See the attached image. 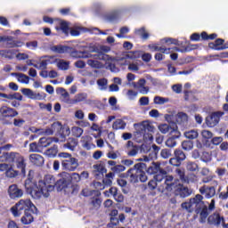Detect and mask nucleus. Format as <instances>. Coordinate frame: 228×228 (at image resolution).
I'll return each instance as SVG.
<instances>
[{
    "label": "nucleus",
    "mask_w": 228,
    "mask_h": 228,
    "mask_svg": "<svg viewBox=\"0 0 228 228\" xmlns=\"http://www.w3.org/2000/svg\"><path fill=\"white\" fill-rule=\"evenodd\" d=\"M196 181L197 176L194 174H190L187 176H185L183 183H187V184H190V183H196Z\"/></svg>",
    "instance_id": "nucleus-59"
},
{
    "label": "nucleus",
    "mask_w": 228,
    "mask_h": 228,
    "mask_svg": "<svg viewBox=\"0 0 228 228\" xmlns=\"http://www.w3.org/2000/svg\"><path fill=\"white\" fill-rule=\"evenodd\" d=\"M70 183L68 177L63 176V173L61 174V178L55 182V185L57 190L60 191L63 190V188H67V185Z\"/></svg>",
    "instance_id": "nucleus-23"
},
{
    "label": "nucleus",
    "mask_w": 228,
    "mask_h": 228,
    "mask_svg": "<svg viewBox=\"0 0 228 228\" xmlns=\"http://www.w3.org/2000/svg\"><path fill=\"white\" fill-rule=\"evenodd\" d=\"M77 50L71 52L70 56L72 58H78L82 60H86V58H95L100 59L101 55H92V53H99V49L95 45H78Z\"/></svg>",
    "instance_id": "nucleus-5"
},
{
    "label": "nucleus",
    "mask_w": 228,
    "mask_h": 228,
    "mask_svg": "<svg viewBox=\"0 0 228 228\" xmlns=\"http://www.w3.org/2000/svg\"><path fill=\"white\" fill-rule=\"evenodd\" d=\"M9 101H22V95L20 93H14L8 94Z\"/></svg>",
    "instance_id": "nucleus-55"
},
{
    "label": "nucleus",
    "mask_w": 228,
    "mask_h": 228,
    "mask_svg": "<svg viewBox=\"0 0 228 228\" xmlns=\"http://www.w3.org/2000/svg\"><path fill=\"white\" fill-rule=\"evenodd\" d=\"M161 166L159 163H152V165L148 168L149 174H158L161 172Z\"/></svg>",
    "instance_id": "nucleus-36"
},
{
    "label": "nucleus",
    "mask_w": 228,
    "mask_h": 228,
    "mask_svg": "<svg viewBox=\"0 0 228 228\" xmlns=\"http://www.w3.org/2000/svg\"><path fill=\"white\" fill-rule=\"evenodd\" d=\"M151 51H160V53H166L167 51H170V48L167 49L165 47L158 46V45L151 44L148 45Z\"/></svg>",
    "instance_id": "nucleus-49"
},
{
    "label": "nucleus",
    "mask_w": 228,
    "mask_h": 228,
    "mask_svg": "<svg viewBox=\"0 0 228 228\" xmlns=\"http://www.w3.org/2000/svg\"><path fill=\"white\" fill-rule=\"evenodd\" d=\"M92 56H100V58H87V65L91 67V69H102V63H101L99 60H106V63L110 68L111 72H117L113 64H110V61H113V60H115L114 58L110 57V55H104L102 53L92 54Z\"/></svg>",
    "instance_id": "nucleus-8"
},
{
    "label": "nucleus",
    "mask_w": 228,
    "mask_h": 228,
    "mask_svg": "<svg viewBox=\"0 0 228 228\" xmlns=\"http://www.w3.org/2000/svg\"><path fill=\"white\" fill-rule=\"evenodd\" d=\"M81 195H83V197H92L94 195L97 196L99 195V191L86 188L81 191Z\"/></svg>",
    "instance_id": "nucleus-45"
},
{
    "label": "nucleus",
    "mask_w": 228,
    "mask_h": 228,
    "mask_svg": "<svg viewBox=\"0 0 228 228\" xmlns=\"http://www.w3.org/2000/svg\"><path fill=\"white\" fill-rule=\"evenodd\" d=\"M11 211L13 216L17 217L22 215V211H24V213H37V207L31 202V200H20L11 208Z\"/></svg>",
    "instance_id": "nucleus-6"
},
{
    "label": "nucleus",
    "mask_w": 228,
    "mask_h": 228,
    "mask_svg": "<svg viewBox=\"0 0 228 228\" xmlns=\"http://www.w3.org/2000/svg\"><path fill=\"white\" fill-rule=\"evenodd\" d=\"M165 119L167 120V122H168L169 124H173L172 126L174 127V126H177L175 124L176 120H177V114L175 113H170V114H166L165 115Z\"/></svg>",
    "instance_id": "nucleus-35"
},
{
    "label": "nucleus",
    "mask_w": 228,
    "mask_h": 228,
    "mask_svg": "<svg viewBox=\"0 0 228 228\" xmlns=\"http://www.w3.org/2000/svg\"><path fill=\"white\" fill-rule=\"evenodd\" d=\"M64 147H66V149H69V151H74L76 147H77V141L74 138H69L68 142L64 144Z\"/></svg>",
    "instance_id": "nucleus-38"
},
{
    "label": "nucleus",
    "mask_w": 228,
    "mask_h": 228,
    "mask_svg": "<svg viewBox=\"0 0 228 228\" xmlns=\"http://www.w3.org/2000/svg\"><path fill=\"white\" fill-rule=\"evenodd\" d=\"M135 35H137V37H141L143 40H147V38H149V32L145 31V28L135 29Z\"/></svg>",
    "instance_id": "nucleus-39"
},
{
    "label": "nucleus",
    "mask_w": 228,
    "mask_h": 228,
    "mask_svg": "<svg viewBox=\"0 0 228 228\" xmlns=\"http://www.w3.org/2000/svg\"><path fill=\"white\" fill-rule=\"evenodd\" d=\"M56 179L54 176L48 175L45 181L40 180L37 183H32L31 180L25 181V188L27 193H29L33 199H42V197H49L50 191H54Z\"/></svg>",
    "instance_id": "nucleus-1"
},
{
    "label": "nucleus",
    "mask_w": 228,
    "mask_h": 228,
    "mask_svg": "<svg viewBox=\"0 0 228 228\" xmlns=\"http://www.w3.org/2000/svg\"><path fill=\"white\" fill-rule=\"evenodd\" d=\"M167 177H172V175H167V172L165 169H161L159 173H157V175L154 176V179L157 183H161L164 179V189H165V183L167 181Z\"/></svg>",
    "instance_id": "nucleus-26"
},
{
    "label": "nucleus",
    "mask_w": 228,
    "mask_h": 228,
    "mask_svg": "<svg viewBox=\"0 0 228 228\" xmlns=\"http://www.w3.org/2000/svg\"><path fill=\"white\" fill-rule=\"evenodd\" d=\"M17 81L22 85H29V77L23 73L17 75Z\"/></svg>",
    "instance_id": "nucleus-41"
},
{
    "label": "nucleus",
    "mask_w": 228,
    "mask_h": 228,
    "mask_svg": "<svg viewBox=\"0 0 228 228\" xmlns=\"http://www.w3.org/2000/svg\"><path fill=\"white\" fill-rule=\"evenodd\" d=\"M153 102H154V104H159L161 106L163 104H167V102H170V99L161 97V96H155L153 99Z\"/></svg>",
    "instance_id": "nucleus-40"
},
{
    "label": "nucleus",
    "mask_w": 228,
    "mask_h": 228,
    "mask_svg": "<svg viewBox=\"0 0 228 228\" xmlns=\"http://www.w3.org/2000/svg\"><path fill=\"white\" fill-rule=\"evenodd\" d=\"M186 168L189 172H199V165L195 162H187Z\"/></svg>",
    "instance_id": "nucleus-48"
},
{
    "label": "nucleus",
    "mask_w": 228,
    "mask_h": 228,
    "mask_svg": "<svg viewBox=\"0 0 228 228\" xmlns=\"http://www.w3.org/2000/svg\"><path fill=\"white\" fill-rule=\"evenodd\" d=\"M208 222L210 224V225L218 226L221 224H224V216H220L218 213H214L208 216Z\"/></svg>",
    "instance_id": "nucleus-17"
},
{
    "label": "nucleus",
    "mask_w": 228,
    "mask_h": 228,
    "mask_svg": "<svg viewBox=\"0 0 228 228\" xmlns=\"http://www.w3.org/2000/svg\"><path fill=\"white\" fill-rule=\"evenodd\" d=\"M220 122V113L214 112L206 118L208 127H215Z\"/></svg>",
    "instance_id": "nucleus-14"
},
{
    "label": "nucleus",
    "mask_w": 228,
    "mask_h": 228,
    "mask_svg": "<svg viewBox=\"0 0 228 228\" xmlns=\"http://www.w3.org/2000/svg\"><path fill=\"white\" fill-rule=\"evenodd\" d=\"M126 97H127V99H129V101H134V99H136V97H138V92L129 89L126 92Z\"/></svg>",
    "instance_id": "nucleus-54"
},
{
    "label": "nucleus",
    "mask_w": 228,
    "mask_h": 228,
    "mask_svg": "<svg viewBox=\"0 0 228 228\" xmlns=\"http://www.w3.org/2000/svg\"><path fill=\"white\" fill-rule=\"evenodd\" d=\"M172 129H174V126H170L167 124H162L159 126V130L160 131V133H162V134H167V133H171Z\"/></svg>",
    "instance_id": "nucleus-42"
},
{
    "label": "nucleus",
    "mask_w": 228,
    "mask_h": 228,
    "mask_svg": "<svg viewBox=\"0 0 228 228\" xmlns=\"http://www.w3.org/2000/svg\"><path fill=\"white\" fill-rule=\"evenodd\" d=\"M29 161L32 163V165H36V167H42L45 160L42 155L34 153L29 156Z\"/></svg>",
    "instance_id": "nucleus-20"
},
{
    "label": "nucleus",
    "mask_w": 228,
    "mask_h": 228,
    "mask_svg": "<svg viewBox=\"0 0 228 228\" xmlns=\"http://www.w3.org/2000/svg\"><path fill=\"white\" fill-rule=\"evenodd\" d=\"M224 40L222 39V38H218L215 41V43H210L208 45V46L211 48V49H220L218 48V45H222L224 44Z\"/></svg>",
    "instance_id": "nucleus-57"
},
{
    "label": "nucleus",
    "mask_w": 228,
    "mask_h": 228,
    "mask_svg": "<svg viewBox=\"0 0 228 228\" xmlns=\"http://www.w3.org/2000/svg\"><path fill=\"white\" fill-rule=\"evenodd\" d=\"M70 62L58 59L57 67L60 70H69Z\"/></svg>",
    "instance_id": "nucleus-37"
},
{
    "label": "nucleus",
    "mask_w": 228,
    "mask_h": 228,
    "mask_svg": "<svg viewBox=\"0 0 228 228\" xmlns=\"http://www.w3.org/2000/svg\"><path fill=\"white\" fill-rule=\"evenodd\" d=\"M183 134L188 140H195L196 138H199V132L195 129L185 131Z\"/></svg>",
    "instance_id": "nucleus-33"
},
{
    "label": "nucleus",
    "mask_w": 228,
    "mask_h": 228,
    "mask_svg": "<svg viewBox=\"0 0 228 228\" xmlns=\"http://www.w3.org/2000/svg\"><path fill=\"white\" fill-rule=\"evenodd\" d=\"M71 132H72V134L74 136H76L77 138H81L84 131H83V128H81L79 126H73L71 128Z\"/></svg>",
    "instance_id": "nucleus-50"
},
{
    "label": "nucleus",
    "mask_w": 228,
    "mask_h": 228,
    "mask_svg": "<svg viewBox=\"0 0 228 228\" xmlns=\"http://www.w3.org/2000/svg\"><path fill=\"white\" fill-rule=\"evenodd\" d=\"M97 85L100 90H106L108 88V80L106 78L98 79Z\"/></svg>",
    "instance_id": "nucleus-52"
},
{
    "label": "nucleus",
    "mask_w": 228,
    "mask_h": 228,
    "mask_svg": "<svg viewBox=\"0 0 228 228\" xmlns=\"http://www.w3.org/2000/svg\"><path fill=\"white\" fill-rule=\"evenodd\" d=\"M20 221L24 225L33 224V216L31 215V212H25V215L21 217Z\"/></svg>",
    "instance_id": "nucleus-31"
},
{
    "label": "nucleus",
    "mask_w": 228,
    "mask_h": 228,
    "mask_svg": "<svg viewBox=\"0 0 228 228\" xmlns=\"http://www.w3.org/2000/svg\"><path fill=\"white\" fill-rule=\"evenodd\" d=\"M182 208L185 209L187 213H196L200 216V224H206L209 212H208V206L204 203V197L200 194H197L195 198L190 199L189 201L182 203Z\"/></svg>",
    "instance_id": "nucleus-2"
},
{
    "label": "nucleus",
    "mask_w": 228,
    "mask_h": 228,
    "mask_svg": "<svg viewBox=\"0 0 228 228\" xmlns=\"http://www.w3.org/2000/svg\"><path fill=\"white\" fill-rule=\"evenodd\" d=\"M201 136L205 138V140H209L213 138V133L209 130H203L201 131Z\"/></svg>",
    "instance_id": "nucleus-62"
},
{
    "label": "nucleus",
    "mask_w": 228,
    "mask_h": 228,
    "mask_svg": "<svg viewBox=\"0 0 228 228\" xmlns=\"http://www.w3.org/2000/svg\"><path fill=\"white\" fill-rule=\"evenodd\" d=\"M0 161L2 163H12L21 170L22 174H26V160L24 157L17 152L4 153L0 156Z\"/></svg>",
    "instance_id": "nucleus-4"
},
{
    "label": "nucleus",
    "mask_w": 228,
    "mask_h": 228,
    "mask_svg": "<svg viewBox=\"0 0 228 228\" xmlns=\"http://www.w3.org/2000/svg\"><path fill=\"white\" fill-rule=\"evenodd\" d=\"M1 42H6L9 47H22V45H24V43L21 42L15 43L13 37L10 36H0V43Z\"/></svg>",
    "instance_id": "nucleus-19"
},
{
    "label": "nucleus",
    "mask_w": 228,
    "mask_h": 228,
    "mask_svg": "<svg viewBox=\"0 0 228 228\" xmlns=\"http://www.w3.org/2000/svg\"><path fill=\"white\" fill-rule=\"evenodd\" d=\"M47 65L49 64H47V61L45 60V57H44L39 61V62L33 64V67L38 70H45V69H47Z\"/></svg>",
    "instance_id": "nucleus-34"
},
{
    "label": "nucleus",
    "mask_w": 228,
    "mask_h": 228,
    "mask_svg": "<svg viewBox=\"0 0 228 228\" xmlns=\"http://www.w3.org/2000/svg\"><path fill=\"white\" fill-rule=\"evenodd\" d=\"M0 115H2L4 118H14V117H17L19 115V112L13 108L3 105L0 108Z\"/></svg>",
    "instance_id": "nucleus-13"
},
{
    "label": "nucleus",
    "mask_w": 228,
    "mask_h": 228,
    "mask_svg": "<svg viewBox=\"0 0 228 228\" xmlns=\"http://www.w3.org/2000/svg\"><path fill=\"white\" fill-rule=\"evenodd\" d=\"M175 124H178L179 126H182L183 127H186V126H188V115L183 112H179L178 114H176Z\"/></svg>",
    "instance_id": "nucleus-22"
},
{
    "label": "nucleus",
    "mask_w": 228,
    "mask_h": 228,
    "mask_svg": "<svg viewBox=\"0 0 228 228\" xmlns=\"http://www.w3.org/2000/svg\"><path fill=\"white\" fill-rule=\"evenodd\" d=\"M140 149L138 148V145H134V142L132 141H128L126 143V154L127 156H130L131 158H134L136 154H138V151Z\"/></svg>",
    "instance_id": "nucleus-18"
},
{
    "label": "nucleus",
    "mask_w": 228,
    "mask_h": 228,
    "mask_svg": "<svg viewBox=\"0 0 228 228\" xmlns=\"http://www.w3.org/2000/svg\"><path fill=\"white\" fill-rule=\"evenodd\" d=\"M104 172H106V168L103 164L97 163L93 166L94 175H101V174H104Z\"/></svg>",
    "instance_id": "nucleus-28"
},
{
    "label": "nucleus",
    "mask_w": 228,
    "mask_h": 228,
    "mask_svg": "<svg viewBox=\"0 0 228 228\" xmlns=\"http://www.w3.org/2000/svg\"><path fill=\"white\" fill-rule=\"evenodd\" d=\"M120 14L119 11H113L110 14H108L105 16L106 20H109V22H113L117 17Z\"/></svg>",
    "instance_id": "nucleus-53"
},
{
    "label": "nucleus",
    "mask_w": 228,
    "mask_h": 228,
    "mask_svg": "<svg viewBox=\"0 0 228 228\" xmlns=\"http://www.w3.org/2000/svg\"><path fill=\"white\" fill-rule=\"evenodd\" d=\"M112 172H116V174H120V172H124L126 170V167L123 165H116L110 168Z\"/></svg>",
    "instance_id": "nucleus-60"
},
{
    "label": "nucleus",
    "mask_w": 228,
    "mask_h": 228,
    "mask_svg": "<svg viewBox=\"0 0 228 228\" xmlns=\"http://www.w3.org/2000/svg\"><path fill=\"white\" fill-rule=\"evenodd\" d=\"M82 146L86 151H91V149H95V144L92 143V137L86 136L82 138Z\"/></svg>",
    "instance_id": "nucleus-25"
},
{
    "label": "nucleus",
    "mask_w": 228,
    "mask_h": 228,
    "mask_svg": "<svg viewBox=\"0 0 228 228\" xmlns=\"http://www.w3.org/2000/svg\"><path fill=\"white\" fill-rule=\"evenodd\" d=\"M58 24L60 27H55V29L57 31H62V33H64V35H69V23L67 21H63L61 20H60L58 21Z\"/></svg>",
    "instance_id": "nucleus-27"
},
{
    "label": "nucleus",
    "mask_w": 228,
    "mask_h": 228,
    "mask_svg": "<svg viewBox=\"0 0 228 228\" xmlns=\"http://www.w3.org/2000/svg\"><path fill=\"white\" fill-rule=\"evenodd\" d=\"M53 143V138L43 137L39 140V147H49Z\"/></svg>",
    "instance_id": "nucleus-47"
},
{
    "label": "nucleus",
    "mask_w": 228,
    "mask_h": 228,
    "mask_svg": "<svg viewBox=\"0 0 228 228\" xmlns=\"http://www.w3.org/2000/svg\"><path fill=\"white\" fill-rule=\"evenodd\" d=\"M63 177H68L69 183L72 181V183H79L81 181V175L77 173H72L71 175L69 173H63Z\"/></svg>",
    "instance_id": "nucleus-29"
},
{
    "label": "nucleus",
    "mask_w": 228,
    "mask_h": 228,
    "mask_svg": "<svg viewBox=\"0 0 228 228\" xmlns=\"http://www.w3.org/2000/svg\"><path fill=\"white\" fill-rule=\"evenodd\" d=\"M21 94H23V95H25L28 99H32L34 101L37 93H35L33 90L29 88H23L21 89Z\"/></svg>",
    "instance_id": "nucleus-43"
},
{
    "label": "nucleus",
    "mask_w": 228,
    "mask_h": 228,
    "mask_svg": "<svg viewBox=\"0 0 228 228\" xmlns=\"http://www.w3.org/2000/svg\"><path fill=\"white\" fill-rule=\"evenodd\" d=\"M128 181L132 183H145L147 181V174L140 168V164H135L134 168H131L126 173Z\"/></svg>",
    "instance_id": "nucleus-7"
},
{
    "label": "nucleus",
    "mask_w": 228,
    "mask_h": 228,
    "mask_svg": "<svg viewBox=\"0 0 228 228\" xmlns=\"http://www.w3.org/2000/svg\"><path fill=\"white\" fill-rule=\"evenodd\" d=\"M103 195H105V197H110V195H112L116 202H124V195L118 192V189L117 187H110L109 191H105L103 192Z\"/></svg>",
    "instance_id": "nucleus-11"
},
{
    "label": "nucleus",
    "mask_w": 228,
    "mask_h": 228,
    "mask_svg": "<svg viewBox=\"0 0 228 228\" xmlns=\"http://www.w3.org/2000/svg\"><path fill=\"white\" fill-rule=\"evenodd\" d=\"M57 92L58 94H60V95H61L63 102L72 105V99H70V94H69V92H67L65 88L60 87L59 89H57Z\"/></svg>",
    "instance_id": "nucleus-21"
},
{
    "label": "nucleus",
    "mask_w": 228,
    "mask_h": 228,
    "mask_svg": "<svg viewBox=\"0 0 228 228\" xmlns=\"http://www.w3.org/2000/svg\"><path fill=\"white\" fill-rule=\"evenodd\" d=\"M86 99H88V94L86 93H79L71 99V106H74V104H79V102H84Z\"/></svg>",
    "instance_id": "nucleus-24"
},
{
    "label": "nucleus",
    "mask_w": 228,
    "mask_h": 228,
    "mask_svg": "<svg viewBox=\"0 0 228 228\" xmlns=\"http://www.w3.org/2000/svg\"><path fill=\"white\" fill-rule=\"evenodd\" d=\"M102 201H101V199H99V195H94L93 199H91V206L94 208L95 209H99L101 208V204Z\"/></svg>",
    "instance_id": "nucleus-44"
},
{
    "label": "nucleus",
    "mask_w": 228,
    "mask_h": 228,
    "mask_svg": "<svg viewBox=\"0 0 228 228\" xmlns=\"http://www.w3.org/2000/svg\"><path fill=\"white\" fill-rule=\"evenodd\" d=\"M166 191H173L176 197L186 199L191 195V190L188 187H184L179 183V180L174 179V176H167L165 182Z\"/></svg>",
    "instance_id": "nucleus-3"
},
{
    "label": "nucleus",
    "mask_w": 228,
    "mask_h": 228,
    "mask_svg": "<svg viewBox=\"0 0 228 228\" xmlns=\"http://www.w3.org/2000/svg\"><path fill=\"white\" fill-rule=\"evenodd\" d=\"M8 194L11 199H20L24 192L16 184H12L9 186Z\"/></svg>",
    "instance_id": "nucleus-15"
},
{
    "label": "nucleus",
    "mask_w": 228,
    "mask_h": 228,
    "mask_svg": "<svg viewBox=\"0 0 228 228\" xmlns=\"http://www.w3.org/2000/svg\"><path fill=\"white\" fill-rule=\"evenodd\" d=\"M172 90L175 92V94H182L183 93V85L181 84H175L172 86Z\"/></svg>",
    "instance_id": "nucleus-64"
},
{
    "label": "nucleus",
    "mask_w": 228,
    "mask_h": 228,
    "mask_svg": "<svg viewBox=\"0 0 228 228\" xmlns=\"http://www.w3.org/2000/svg\"><path fill=\"white\" fill-rule=\"evenodd\" d=\"M5 175L6 177H10L12 179L13 177H17V175H19V172H17L12 167H9V169H7L5 172Z\"/></svg>",
    "instance_id": "nucleus-56"
},
{
    "label": "nucleus",
    "mask_w": 228,
    "mask_h": 228,
    "mask_svg": "<svg viewBox=\"0 0 228 228\" xmlns=\"http://www.w3.org/2000/svg\"><path fill=\"white\" fill-rule=\"evenodd\" d=\"M51 127L52 130H53V133H60V131H61V123L54 122Z\"/></svg>",
    "instance_id": "nucleus-63"
},
{
    "label": "nucleus",
    "mask_w": 228,
    "mask_h": 228,
    "mask_svg": "<svg viewBox=\"0 0 228 228\" xmlns=\"http://www.w3.org/2000/svg\"><path fill=\"white\" fill-rule=\"evenodd\" d=\"M171 129L172 130L170 132V137L166 142L167 147H170V148L175 147L177 145V142H175V140H177V138L181 136V132H179L177 126L175 125Z\"/></svg>",
    "instance_id": "nucleus-10"
},
{
    "label": "nucleus",
    "mask_w": 228,
    "mask_h": 228,
    "mask_svg": "<svg viewBox=\"0 0 228 228\" xmlns=\"http://www.w3.org/2000/svg\"><path fill=\"white\" fill-rule=\"evenodd\" d=\"M45 154L48 156V158H55V156L58 154V146H53L50 149H48Z\"/></svg>",
    "instance_id": "nucleus-46"
},
{
    "label": "nucleus",
    "mask_w": 228,
    "mask_h": 228,
    "mask_svg": "<svg viewBox=\"0 0 228 228\" xmlns=\"http://www.w3.org/2000/svg\"><path fill=\"white\" fill-rule=\"evenodd\" d=\"M45 60L48 65H53V63H58L59 59L54 56H45Z\"/></svg>",
    "instance_id": "nucleus-61"
},
{
    "label": "nucleus",
    "mask_w": 228,
    "mask_h": 228,
    "mask_svg": "<svg viewBox=\"0 0 228 228\" xmlns=\"http://www.w3.org/2000/svg\"><path fill=\"white\" fill-rule=\"evenodd\" d=\"M126 126H127V124L124 120L116 119L112 125V128L115 129L116 131H118L120 129L124 130L126 129Z\"/></svg>",
    "instance_id": "nucleus-30"
},
{
    "label": "nucleus",
    "mask_w": 228,
    "mask_h": 228,
    "mask_svg": "<svg viewBox=\"0 0 228 228\" xmlns=\"http://www.w3.org/2000/svg\"><path fill=\"white\" fill-rule=\"evenodd\" d=\"M126 60H136V58H140V52H128L125 55Z\"/></svg>",
    "instance_id": "nucleus-51"
},
{
    "label": "nucleus",
    "mask_w": 228,
    "mask_h": 228,
    "mask_svg": "<svg viewBox=\"0 0 228 228\" xmlns=\"http://www.w3.org/2000/svg\"><path fill=\"white\" fill-rule=\"evenodd\" d=\"M186 159V155L181 150L175 151V158L169 159L170 165L173 167H181V162Z\"/></svg>",
    "instance_id": "nucleus-12"
},
{
    "label": "nucleus",
    "mask_w": 228,
    "mask_h": 228,
    "mask_svg": "<svg viewBox=\"0 0 228 228\" xmlns=\"http://www.w3.org/2000/svg\"><path fill=\"white\" fill-rule=\"evenodd\" d=\"M51 51H53V53H57L58 54H64V53L69 51V47L63 46L61 45H53L51 47Z\"/></svg>",
    "instance_id": "nucleus-32"
},
{
    "label": "nucleus",
    "mask_w": 228,
    "mask_h": 228,
    "mask_svg": "<svg viewBox=\"0 0 228 228\" xmlns=\"http://www.w3.org/2000/svg\"><path fill=\"white\" fill-rule=\"evenodd\" d=\"M182 148L183 151H191L193 149V142L191 141H183L182 142Z\"/></svg>",
    "instance_id": "nucleus-58"
},
{
    "label": "nucleus",
    "mask_w": 228,
    "mask_h": 228,
    "mask_svg": "<svg viewBox=\"0 0 228 228\" xmlns=\"http://www.w3.org/2000/svg\"><path fill=\"white\" fill-rule=\"evenodd\" d=\"M200 193H201V195H205L206 199H212V197L216 195V189L215 187L203 185L200 188Z\"/></svg>",
    "instance_id": "nucleus-16"
},
{
    "label": "nucleus",
    "mask_w": 228,
    "mask_h": 228,
    "mask_svg": "<svg viewBox=\"0 0 228 228\" xmlns=\"http://www.w3.org/2000/svg\"><path fill=\"white\" fill-rule=\"evenodd\" d=\"M59 157L64 159L61 161V167L64 168V170L74 172V170H77V167H79V161L77 159L72 157V155L69 153L61 152L59 154Z\"/></svg>",
    "instance_id": "nucleus-9"
}]
</instances>
